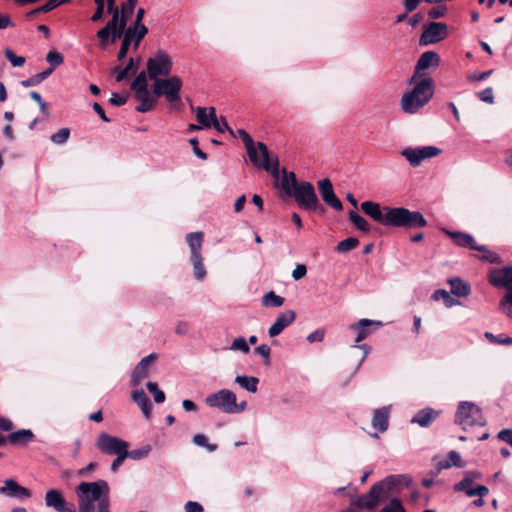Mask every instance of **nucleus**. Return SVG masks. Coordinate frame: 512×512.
I'll use <instances>...</instances> for the list:
<instances>
[{
  "label": "nucleus",
  "instance_id": "1",
  "mask_svg": "<svg viewBox=\"0 0 512 512\" xmlns=\"http://www.w3.org/2000/svg\"><path fill=\"white\" fill-rule=\"evenodd\" d=\"M361 210L375 222L392 228H421L427 220L419 211H411L405 207L381 206L373 201L361 203Z\"/></svg>",
  "mask_w": 512,
  "mask_h": 512
},
{
  "label": "nucleus",
  "instance_id": "2",
  "mask_svg": "<svg viewBox=\"0 0 512 512\" xmlns=\"http://www.w3.org/2000/svg\"><path fill=\"white\" fill-rule=\"evenodd\" d=\"M110 488L105 480L81 482L76 487L78 512H110Z\"/></svg>",
  "mask_w": 512,
  "mask_h": 512
},
{
  "label": "nucleus",
  "instance_id": "3",
  "mask_svg": "<svg viewBox=\"0 0 512 512\" xmlns=\"http://www.w3.org/2000/svg\"><path fill=\"white\" fill-rule=\"evenodd\" d=\"M413 89L403 94L401 108L405 113L414 114L424 107L433 97L434 84L430 77L419 79L414 83Z\"/></svg>",
  "mask_w": 512,
  "mask_h": 512
},
{
  "label": "nucleus",
  "instance_id": "4",
  "mask_svg": "<svg viewBox=\"0 0 512 512\" xmlns=\"http://www.w3.org/2000/svg\"><path fill=\"white\" fill-rule=\"evenodd\" d=\"M205 403L207 406L216 408L226 414L241 413L247 407L246 401L237 403L235 393L229 389H221L215 393L207 395Z\"/></svg>",
  "mask_w": 512,
  "mask_h": 512
},
{
  "label": "nucleus",
  "instance_id": "5",
  "mask_svg": "<svg viewBox=\"0 0 512 512\" xmlns=\"http://www.w3.org/2000/svg\"><path fill=\"white\" fill-rule=\"evenodd\" d=\"M454 422L462 427L463 430L474 426H485L486 418L482 410L475 403L469 401H461L458 404Z\"/></svg>",
  "mask_w": 512,
  "mask_h": 512
},
{
  "label": "nucleus",
  "instance_id": "6",
  "mask_svg": "<svg viewBox=\"0 0 512 512\" xmlns=\"http://www.w3.org/2000/svg\"><path fill=\"white\" fill-rule=\"evenodd\" d=\"M387 500L383 488L375 483L368 493L351 499L350 506L341 512H357L356 509L373 510L382 501Z\"/></svg>",
  "mask_w": 512,
  "mask_h": 512
},
{
  "label": "nucleus",
  "instance_id": "7",
  "mask_svg": "<svg viewBox=\"0 0 512 512\" xmlns=\"http://www.w3.org/2000/svg\"><path fill=\"white\" fill-rule=\"evenodd\" d=\"M255 160H250L256 169H263L270 173L273 178L279 179V159L275 154L268 151L267 146L263 142L255 143Z\"/></svg>",
  "mask_w": 512,
  "mask_h": 512
},
{
  "label": "nucleus",
  "instance_id": "8",
  "mask_svg": "<svg viewBox=\"0 0 512 512\" xmlns=\"http://www.w3.org/2000/svg\"><path fill=\"white\" fill-rule=\"evenodd\" d=\"M182 80L178 76L165 79H156L153 85V93L157 97H165L166 101L173 104L181 99Z\"/></svg>",
  "mask_w": 512,
  "mask_h": 512
},
{
  "label": "nucleus",
  "instance_id": "9",
  "mask_svg": "<svg viewBox=\"0 0 512 512\" xmlns=\"http://www.w3.org/2000/svg\"><path fill=\"white\" fill-rule=\"evenodd\" d=\"M173 68L172 58L164 50H157L153 57L147 60V74L151 80L156 81L159 76L167 77Z\"/></svg>",
  "mask_w": 512,
  "mask_h": 512
},
{
  "label": "nucleus",
  "instance_id": "10",
  "mask_svg": "<svg viewBox=\"0 0 512 512\" xmlns=\"http://www.w3.org/2000/svg\"><path fill=\"white\" fill-rule=\"evenodd\" d=\"M95 446L103 454L112 456L127 451L129 443L121 438L102 432L98 435Z\"/></svg>",
  "mask_w": 512,
  "mask_h": 512
},
{
  "label": "nucleus",
  "instance_id": "11",
  "mask_svg": "<svg viewBox=\"0 0 512 512\" xmlns=\"http://www.w3.org/2000/svg\"><path fill=\"white\" fill-rule=\"evenodd\" d=\"M440 153L441 150L436 146L408 147L401 151V155L412 167H417L422 161L436 157Z\"/></svg>",
  "mask_w": 512,
  "mask_h": 512
},
{
  "label": "nucleus",
  "instance_id": "12",
  "mask_svg": "<svg viewBox=\"0 0 512 512\" xmlns=\"http://www.w3.org/2000/svg\"><path fill=\"white\" fill-rule=\"evenodd\" d=\"M448 34V26L443 22H429L423 26L419 39L421 46L438 43L445 39Z\"/></svg>",
  "mask_w": 512,
  "mask_h": 512
},
{
  "label": "nucleus",
  "instance_id": "13",
  "mask_svg": "<svg viewBox=\"0 0 512 512\" xmlns=\"http://www.w3.org/2000/svg\"><path fill=\"white\" fill-rule=\"evenodd\" d=\"M378 483L383 488L384 494L388 499L391 494L400 493L402 489L408 488L412 483V478L404 474L390 475Z\"/></svg>",
  "mask_w": 512,
  "mask_h": 512
},
{
  "label": "nucleus",
  "instance_id": "14",
  "mask_svg": "<svg viewBox=\"0 0 512 512\" xmlns=\"http://www.w3.org/2000/svg\"><path fill=\"white\" fill-rule=\"evenodd\" d=\"M289 196L294 198L298 206L303 210H306L317 198L314 186L307 181H302Z\"/></svg>",
  "mask_w": 512,
  "mask_h": 512
},
{
  "label": "nucleus",
  "instance_id": "15",
  "mask_svg": "<svg viewBox=\"0 0 512 512\" xmlns=\"http://www.w3.org/2000/svg\"><path fill=\"white\" fill-rule=\"evenodd\" d=\"M439 64H440V56L437 52L425 51L419 57L416 65H415L414 74L411 77L409 83L412 85V83H414L417 78L422 77V73H421L422 71H424L430 67L436 68L439 66Z\"/></svg>",
  "mask_w": 512,
  "mask_h": 512
},
{
  "label": "nucleus",
  "instance_id": "16",
  "mask_svg": "<svg viewBox=\"0 0 512 512\" xmlns=\"http://www.w3.org/2000/svg\"><path fill=\"white\" fill-rule=\"evenodd\" d=\"M317 185L323 202L326 205L332 207L334 210L341 211L343 209V204L340 201V199L336 196L332 182L329 179L325 178L318 181Z\"/></svg>",
  "mask_w": 512,
  "mask_h": 512
},
{
  "label": "nucleus",
  "instance_id": "17",
  "mask_svg": "<svg viewBox=\"0 0 512 512\" xmlns=\"http://www.w3.org/2000/svg\"><path fill=\"white\" fill-rule=\"evenodd\" d=\"M45 505L57 512H76L73 504L68 503L60 491L48 490L45 494Z\"/></svg>",
  "mask_w": 512,
  "mask_h": 512
},
{
  "label": "nucleus",
  "instance_id": "18",
  "mask_svg": "<svg viewBox=\"0 0 512 512\" xmlns=\"http://www.w3.org/2000/svg\"><path fill=\"white\" fill-rule=\"evenodd\" d=\"M382 325L380 321L361 319L357 323L351 324L349 329L357 334L355 343H360Z\"/></svg>",
  "mask_w": 512,
  "mask_h": 512
},
{
  "label": "nucleus",
  "instance_id": "19",
  "mask_svg": "<svg viewBox=\"0 0 512 512\" xmlns=\"http://www.w3.org/2000/svg\"><path fill=\"white\" fill-rule=\"evenodd\" d=\"M490 283L495 287L512 288V266L493 269L489 276Z\"/></svg>",
  "mask_w": 512,
  "mask_h": 512
},
{
  "label": "nucleus",
  "instance_id": "20",
  "mask_svg": "<svg viewBox=\"0 0 512 512\" xmlns=\"http://www.w3.org/2000/svg\"><path fill=\"white\" fill-rule=\"evenodd\" d=\"M295 318L296 313L293 310L280 313L268 330L269 336L272 338L278 336L286 327L294 322Z\"/></svg>",
  "mask_w": 512,
  "mask_h": 512
},
{
  "label": "nucleus",
  "instance_id": "21",
  "mask_svg": "<svg viewBox=\"0 0 512 512\" xmlns=\"http://www.w3.org/2000/svg\"><path fill=\"white\" fill-rule=\"evenodd\" d=\"M156 359L154 354H149L140 360L131 375V384L137 386L149 375V366Z\"/></svg>",
  "mask_w": 512,
  "mask_h": 512
},
{
  "label": "nucleus",
  "instance_id": "22",
  "mask_svg": "<svg viewBox=\"0 0 512 512\" xmlns=\"http://www.w3.org/2000/svg\"><path fill=\"white\" fill-rule=\"evenodd\" d=\"M111 16L105 27L111 32V43H114L118 38H121L127 26V15L113 13Z\"/></svg>",
  "mask_w": 512,
  "mask_h": 512
},
{
  "label": "nucleus",
  "instance_id": "23",
  "mask_svg": "<svg viewBox=\"0 0 512 512\" xmlns=\"http://www.w3.org/2000/svg\"><path fill=\"white\" fill-rule=\"evenodd\" d=\"M446 235L451 237L455 244L460 247H468L472 250L482 251L484 250V245H477L475 239L472 235L463 233V232H452L447 229L443 230Z\"/></svg>",
  "mask_w": 512,
  "mask_h": 512
},
{
  "label": "nucleus",
  "instance_id": "24",
  "mask_svg": "<svg viewBox=\"0 0 512 512\" xmlns=\"http://www.w3.org/2000/svg\"><path fill=\"white\" fill-rule=\"evenodd\" d=\"M0 493L6 494L10 497H15L18 499H27L31 497V491L21 485H19L13 479H7L5 481V486L0 487Z\"/></svg>",
  "mask_w": 512,
  "mask_h": 512
},
{
  "label": "nucleus",
  "instance_id": "25",
  "mask_svg": "<svg viewBox=\"0 0 512 512\" xmlns=\"http://www.w3.org/2000/svg\"><path fill=\"white\" fill-rule=\"evenodd\" d=\"M440 412L433 408L426 407L416 412L412 417L411 423H416L421 427H429L439 416Z\"/></svg>",
  "mask_w": 512,
  "mask_h": 512
},
{
  "label": "nucleus",
  "instance_id": "26",
  "mask_svg": "<svg viewBox=\"0 0 512 512\" xmlns=\"http://www.w3.org/2000/svg\"><path fill=\"white\" fill-rule=\"evenodd\" d=\"M390 407L383 406L374 411L372 418V427L379 432H385L389 425Z\"/></svg>",
  "mask_w": 512,
  "mask_h": 512
},
{
  "label": "nucleus",
  "instance_id": "27",
  "mask_svg": "<svg viewBox=\"0 0 512 512\" xmlns=\"http://www.w3.org/2000/svg\"><path fill=\"white\" fill-rule=\"evenodd\" d=\"M300 184L301 182L297 180L294 172H287L285 168L282 169V179L280 186L286 195L289 196L290 193H292L294 189H296Z\"/></svg>",
  "mask_w": 512,
  "mask_h": 512
},
{
  "label": "nucleus",
  "instance_id": "28",
  "mask_svg": "<svg viewBox=\"0 0 512 512\" xmlns=\"http://www.w3.org/2000/svg\"><path fill=\"white\" fill-rule=\"evenodd\" d=\"M133 401L140 407L146 418H149L151 413V402L143 389L134 390L131 394Z\"/></svg>",
  "mask_w": 512,
  "mask_h": 512
},
{
  "label": "nucleus",
  "instance_id": "29",
  "mask_svg": "<svg viewBox=\"0 0 512 512\" xmlns=\"http://www.w3.org/2000/svg\"><path fill=\"white\" fill-rule=\"evenodd\" d=\"M135 99L140 102L136 106V111L139 113H146L155 105V100L151 97L149 90L135 93Z\"/></svg>",
  "mask_w": 512,
  "mask_h": 512
},
{
  "label": "nucleus",
  "instance_id": "30",
  "mask_svg": "<svg viewBox=\"0 0 512 512\" xmlns=\"http://www.w3.org/2000/svg\"><path fill=\"white\" fill-rule=\"evenodd\" d=\"M448 283L451 286V293L457 297H466L471 293L470 285L459 277L449 279Z\"/></svg>",
  "mask_w": 512,
  "mask_h": 512
},
{
  "label": "nucleus",
  "instance_id": "31",
  "mask_svg": "<svg viewBox=\"0 0 512 512\" xmlns=\"http://www.w3.org/2000/svg\"><path fill=\"white\" fill-rule=\"evenodd\" d=\"M34 437L30 429H20L8 435V442L11 444H26Z\"/></svg>",
  "mask_w": 512,
  "mask_h": 512
},
{
  "label": "nucleus",
  "instance_id": "32",
  "mask_svg": "<svg viewBox=\"0 0 512 512\" xmlns=\"http://www.w3.org/2000/svg\"><path fill=\"white\" fill-rule=\"evenodd\" d=\"M191 256L201 255V247L203 243V234L201 232L189 233L186 236Z\"/></svg>",
  "mask_w": 512,
  "mask_h": 512
},
{
  "label": "nucleus",
  "instance_id": "33",
  "mask_svg": "<svg viewBox=\"0 0 512 512\" xmlns=\"http://www.w3.org/2000/svg\"><path fill=\"white\" fill-rule=\"evenodd\" d=\"M235 383L248 392L255 393L258 389L259 379L254 376L238 375L235 378Z\"/></svg>",
  "mask_w": 512,
  "mask_h": 512
},
{
  "label": "nucleus",
  "instance_id": "34",
  "mask_svg": "<svg viewBox=\"0 0 512 512\" xmlns=\"http://www.w3.org/2000/svg\"><path fill=\"white\" fill-rule=\"evenodd\" d=\"M237 134L239 135V137L242 139L244 145H245V148H246V151H247V154H248V157H249V160H255L254 156H255V142L254 140L252 139V137L250 136V134L248 132H246L244 129H238L237 130Z\"/></svg>",
  "mask_w": 512,
  "mask_h": 512
},
{
  "label": "nucleus",
  "instance_id": "35",
  "mask_svg": "<svg viewBox=\"0 0 512 512\" xmlns=\"http://www.w3.org/2000/svg\"><path fill=\"white\" fill-rule=\"evenodd\" d=\"M137 67L135 66V62L133 58H129L126 66L122 68L121 66H116L113 69V73H115V80L117 82H122L128 76L130 71H136Z\"/></svg>",
  "mask_w": 512,
  "mask_h": 512
},
{
  "label": "nucleus",
  "instance_id": "36",
  "mask_svg": "<svg viewBox=\"0 0 512 512\" xmlns=\"http://www.w3.org/2000/svg\"><path fill=\"white\" fill-rule=\"evenodd\" d=\"M432 299L435 300V301H440L442 300L444 305L447 307V308H451L457 304H459V301H457L456 299H454L450 293L444 289H438V290H435L432 294Z\"/></svg>",
  "mask_w": 512,
  "mask_h": 512
},
{
  "label": "nucleus",
  "instance_id": "37",
  "mask_svg": "<svg viewBox=\"0 0 512 512\" xmlns=\"http://www.w3.org/2000/svg\"><path fill=\"white\" fill-rule=\"evenodd\" d=\"M350 221L354 224V226L362 232H369L371 230L370 224L367 220L359 215L356 211L351 210L348 213Z\"/></svg>",
  "mask_w": 512,
  "mask_h": 512
},
{
  "label": "nucleus",
  "instance_id": "38",
  "mask_svg": "<svg viewBox=\"0 0 512 512\" xmlns=\"http://www.w3.org/2000/svg\"><path fill=\"white\" fill-rule=\"evenodd\" d=\"M190 260L193 265V273L197 280H203L206 276V269L203 264V258L201 255L191 256Z\"/></svg>",
  "mask_w": 512,
  "mask_h": 512
},
{
  "label": "nucleus",
  "instance_id": "39",
  "mask_svg": "<svg viewBox=\"0 0 512 512\" xmlns=\"http://www.w3.org/2000/svg\"><path fill=\"white\" fill-rule=\"evenodd\" d=\"M284 304V298L275 294L274 291H269L262 298V305L267 307H281Z\"/></svg>",
  "mask_w": 512,
  "mask_h": 512
},
{
  "label": "nucleus",
  "instance_id": "40",
  "mask_svg": "<svg viewBox=\"0 0 512 512\" xmlns=\"http://www.w3.org/2000/svg\"><path fill=\"white\" fill-rule=\"evenodd\" d=\"M147 70L141 71L133 80L131 83V89L137 93L140 91H146L148 90V84H147Z\"/></svg>",
  "mask_w": 512,
  "mask_h": 512
},
{
  "label": "nucleus",
  "instance_id": "41",
  "mask_svg": "<svg viewBox=\"0 0 512 512\" xmlns=\"http://www.w3.org/2000/svg\"><path fill=\"white\" fill-rule=\"evenodd\" d=\"M500 310L512 319V287L506 292L505 296L500 300Z\"/></svg>",
  "mask_w": 512,
  "mask_h": 512
},
{
  "label": "nucleus",
  "instance_id": "42",
  "mask_svg": "<svg viewBox=\"0 0 512 512\" xmlns=\"http://www.w3.org/2000/svg\"><path fill=\"white\" fill-rule=\"evenodd\" d=\"M359 244V240L355 237H349L340 241L336 246V251L339 253H347L355 249Z\"/></svg>",
  "mask_w": 512,
  "mask_h": 512
},
{
  "label": "nucleus",
  "instance_id": "43",
  "mask_svg": "<svg viewBox=\"0 0 512 512\" xmlns=\"http://www.w3.org/2000/svg\"><path fill=\"white\" fill-rule=\"evenodd\" d=\"M151 450H152V448L150 445H145V446H142V447L134 449V450L127 449L128 458L133 459V460L144 459L149 455Z\"/></svg>",
  "mask_w": 512,
  "mask_h": 512
},
{
  "label": "nucleus",
  "instance_id": "44",
  "mask_svg": "<svg viewBox=\"0 0 512 512\" xmlns=\"http://www.w3.org/2000/svg\"><path fill=\"white\" fill-rule=\"evenodd\" d=\"M196 119L202 126V128H210L212 123L209 119L207 109L205 107H197L196 108Z\"/></svg>",
  "mask_w": 512,
  "mask_h": 512
},
{
  "label": "nucleus",
  "instance_id": "45",
  "mask_svg": "<svg viewBox=\"0 0 512 512\" xmlns=\"http://www.w3.org/2000/svg\"><path fill=\"white\" fill-rule=\"evenodd\" d=\"M148 391L153 394L156 403H163L165 401V394L158 388L157 383L149 381L146 384Z\"/></svg>",
  "mask_w": 512,
  "mask_h": 512
},
{
  "label": "nucleus",
  "instance_id": "46",
  "mask_svg": "<svg viewBox=\"0 0 512 512\" xmlns=\"http://www.w3.org/2000/svg\"><path fill=\"white\" fill-rule=\"evenodd\" d=\"M70 137V130L68 128H61L56 133L52 134L50 139L54 144L61 145L68 141Z\"/></svg>",
  "mask_w": 512,
  "mask_h": 512
},
{
  "label": "nucleus",
  "instance_id": "47",
  "mask_svg": "<svg viewBox=\"0 0 512 512\" xmlns=\"http://www.w3.org/2000/svg\"><path fill=\"white\" fill-rule=\"evenodd\" d=\"M193 443L206 448L209 452H214L217 449L216 444L208 443V439L204 434H195L193 436Z\"/></svg>",
  "mask_w": 512,
  "mask_h": 512
},
{
  "label": "nucleus",
  "instance_id": "48",
  "mask_svg": "<svg viewBox=\"0 0 512 512\" xmlns=\"http://www.w3.org/2000/svg\"><path fill=\"white\" fill-rule=\"evenodd\" d=\"M4 54L13 67H21L25 64V58L23 56L16 55L9 48L5 49Z\"/></svg>",
  "mask_w": 512,
  "mask_h": 512
},
{
  "label": "nucleus",
  "instance_id": "49",
  "mask_svg": "<svg viewBox=\"0 0 512 512\" xmlns=\"http://www.w3.org/2000/svg\"><path fill=\"white\" fill-rule=\"evenodd\" d=\"M380 512H406V510L400 499L392 498L389 503L381 509Z\"/></svg>",
  "mask_w": 512,
  "mask_h": 512
},
{
  "label": "nucleus",
  "instance_id": "50",
  "mask_svg": "<svg viewBox=\"0 0 512 512\" xmlns=\"http://www.w3.org/2000/svg\"><path fill=\"white\" fill-rule=\"evenodd\" d=\"M46 61L50 64L51 68L55 69L63 63L64 57L57 51H49L46 55Z\"/></svg>",
  "mask_w": 512,
  "mask_h": 512
},
{
  "label": "nucleus",
  "instance_id": "51",
  "mask_svg": "<svg viewBox=\"0 0 512 512\" xmlns=\"http://www.w3.org/2000/svg\"><path fill=\"white\" fill-rule=\"evenodd\" d=\"M485 337L492 343L495 344H502V345H512V337L506 336L503 337L502 335L496 336L491 332H486Z\"/></svg>",
  "mask_w": 512,
  "mask_h": 512
},
{
  "label": "nucleus",
  "instance_id": "52",
  "mask_svg": "<svg viewBox=\"0 0 512 512\" xmlns=\"http://www.w3.org/2000/svg\"><path fill=\"white\" fill-rule=\"evenodd\" d=\"M481 252L483 253L480 256L481 260L487 261L489 263H495V264L501 263L500 256L497 253L492 252L489 249H487L486 246H484V250H482Z\"/></svg>",
  "mask_w": 512,
  "mask_h": 512
},
{
  "label": "nucleus",
  "instance_id": "53",
  "mask_svg": "<svg viewBox=\"0 0 512 512\" xmlns=\"http://www.w3.org/2000/svg\"><path fill=\"white\" fill-rule=\"evenodd\" d=\"M232 350H239L243 353H248L250 351L248 342L243 337L235 338L231 345Z\"/></svg>",
  "mask_w": 512,
  "mask_h": 512
},
{
  "label": "nucleus",
  "instance_id": "54",
  "mask_svg": "<svg viewBox=\"0 0 512 512\" xmlns=\"http://www.w3.org/2000/svg\"><path fill=\"white\" fill-rule=\"evenodd\" d=\"M254 351L263 358L266 365L270 364L271 349L267 344H261L257 346Z\"/></svg>",
  "mask_w": 512,
  "mask_h": 512
},
{
  "label": "nucleus",
  "instance_id": "55",
  "mask_svg": "<svg viewBox=\"0 0 512 512\" xmlns=\"http://www.w3.org/2000/svg\"><path fill=\"white\" fill-rule=\"evenodd\" d=\"M447 460L450 461L451 467L455 466V467H458V468H462V467L465 466V463L461 459L460 454L457 451H455V450H452V451H450L448 453Z\"/></svg>",
  "mask_w": 512,
  "mask_h": 512
},
{
  "label": "nucleus",
  "instance_id": "56",
  "mask_svg": "<svg viewBox=\"0 0 512 512\" xmlns=\"http://www.w3.org/2000/svg\"><path fill=\"white\" fill-rule=\"evenodd\" d=\"M96 36L100 39V47L105 48L111 38V32L104 26L97 31Z\"/></svg>",
  "mask_w": 512,
  "mask_h": 512
},
{
  "label": "nucleus",
  "instance_id": "57",
  "mask_svg": "<svg viewBox=\"0 0 512 512\" xmlns=\"http://www.w3.org/2000/svg\"><path fill=\"white\" fill-rule=\"evenodd\" d=\"M115 459L112 461L111 463V466H110V470L111 472L113 473H116L119 469V467L123 464V462L125 461V459L128 458V454H127V451H124L122 453H119L117 455H115Z\"/></svg>",
  "mask_w": 512,
  "mask_h": 512
},
{
  "label": "nucleus",
  "instance_id": "58",
  "mask_svg": "<svg viewBox=\"0 0 512 512\" xmlns=\"http://www.w3.org/2000/svg\"><path fill=\"white\" fill-rule=\"evenodd\" d=\"M135 28H136V41L134 43V49H138L141 40L148 33V28L144 24H139V26L134 24V29Z\"/></svg>",
  "mask_w": 512,
  "mask_h": 512
},
{
  "label": "nucleus",
  "instance_id": "59",
  "mask_svg": "<svg viewBox=\"0 0 512 512\" xmlns=\"http://www.w3.org/2000/svg\"><path fill=\"white\" fill-rule=\"evenodd\" d=\"M478 98L486 103H494L493 89L491 87L485 88L484 90L477 93Z\"/></svg>",
  "mask_w": 512,
  "mask_h": 512
},
{
  "label": "nucleus",
  "instance_id": "60",
  "mask_svg": "<svg viewBox=\"0 0 512 512\" xmlns=\"http://www.w3.org/2000/svg\"><path fill=\"white\" fill-rule=\"evenodd\" d=\"M488 493H489V489L484 485H478L477 487H475L473 489L466 490V495L468 497H473V496L478 495L479 497L483 498L484 496L488 495Z\"/></svg>",
  "mask_w": 512,
  "mask_h": 512
},
{
  "label": "nucleus",
  "instance_id": "61",
  "mask_svg": "<svg viewBox=\"0 0 512 512\" xmlns=\"http://www.w3.org/2000/svg\"><path fill=\"white\" fill-rule=\"evenodd\" d=\"M212 126L220 133L229 131L231 135H234V131L228 126V123L224 117H221L220 120L212 123Z\"/></svg>",
  "mask_w": 512,
  "mask_h": 512
},
{
  "label": "nucleus",
  "instance_id": "62",
  "mask_svg": "<svg viewBox=\"0 0 512 512\" xmlns=\"http://www.w3.org/2000/svg\"><path fill=\"white\" fill-rule=\"evenodd\" d=\"M472 482V478L465 476L460 482L454 485V490L457 492L464 491L466 493V490L471 489L470 485L472 484Z\"/></svg>",
  "mask_w": 512,
  "mask_h": 512
},
{
  "label": "nucleus",
  "instance_id": "63",
  "mask_svg": "<svg viewBox=\"0 0 512 512\" xmlns=\"http://www.w3.org/2000/svg\"><path fill=\"white\" fill-rule=\"evenodd\" d=\"M446 11H447L446 6H443V5L436 6V7L431 8L428 11V16L431 19L441 18L446 14Z\"/></svg>",
  "mask_w": 512,
  "mask_h": 512
},
{
  "label": "nucleus",
  "instance_id": "64",
  "mask_svg": "<svg viewBox=\"0 0 512 512\" xmlns=\"http://www.w3.org/2000/svg\"><path fill=\"white\" fill-rule=\"evenodd\" d=\"M497 438L500 441L506 442L507 444L512 446V428L511 429L506 428V429L501 430L498 433Z\"/></svg>",
  "mask_w": 512,
  "mask_h": 512
}]
</instances>
